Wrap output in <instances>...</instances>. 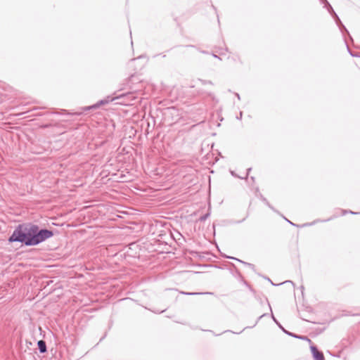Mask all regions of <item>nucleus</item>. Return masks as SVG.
I'll list each match as a JSON object with an SVG mask.
<instances>
[{
	"mask_svg": "<svg viewBox=\"0 0 360 360\" xmlns=\"http://www.w3.org/2000/svg\"><path fill=\"white\" fill-rule=\"evenodd\" d=\"M183 294H185V295H199L200 293L198 292H182Z\"/></svg>",
	"mask_w": 360,
	"mask_h": 360,
	"instance_id": "0eeeda50",
	"label": "nucleus"
},
{
	"mask_svg": "<svg viewBox=\"0 0 360 360\" xmlns=\"http://www.w3.org/2000/svg\"><path fill=\"white\" fill-rule=\"evenodd\" d=\"M213 56H214V57H215V58H219V57H218L217 55H215V54H214V55H213Z\"/></svg>",
	"mask_w": 360,
	"mask_h": 360,
	"instance_id": "2eb2a0df",
	"label": "nucleus"
},
{
	"mask_svg": "<svg viewBox=\"0 0 360 360\" xmlns=\"http://www.w3.org/2000/svg\"><path fill=\"white\" fill-rule=\"evenodd\" d=\"M313 357L315 360H324L323 354L321 352H319L316 347L312 345L310 347Z\"/></svg>",
	"mask_w": 360,
	"mask_h": 360,
	"instance_id": "f03ea898",
	"label": "nucleus"
},
{
	"mask_svg": "<svg viewBox=\"0 0 360 360\" xmlns=\"http://www.w3.org/2000/svg\"><path fill=\"white\" fill-rule=\"evenodd\" d=\"M236 96H237V98H238V99H240V96L238 94H236Z\"/></svg>",
	"mask_w": 360,
	"mask_h": 360,
	"instance_id": "dca6fc26",
	"label": "nucleus"
},
{
	"mask_svg": "<svg viewBox=\"0 0 360 360\" xmlns=\"http://www.w3.org/2000/svg\"><path fill=\"white\" fill-rule=\"evenodd\" d=\"M109 101H110V100H108V99L101 100L97 103H96L94 105H90V106L85 107L83 109H84V110H89L91 109H95V108H98L99 106H101L102 105H105V104L108 103Z\"/></svg>",
	"mask_w": 360,
	"mask_h": 360,
	"instance_id": "20e7f679",
	"label": "nucleus"
},
{
	"mask_svg": "<svg viewBox=\"0 0 360 360\" xmlns=\"http://www.w3.org/2000/svg\"><path fill=\"white\" fill-rule=\"evenodd\" d=\"M267 205H268L269 207H270L273 210V207L269 203H267Z\"/></svg>",
	"mask_w": 360,
	"mask_h": 360,
	"instance_id": "f8f14e48",
	"label": "nucleus"
},
{
	"mask_svg": "<svg viewBox=\"0 0 360 360\" xmlns=\"http://www.w3.org/2000/svg\"><path fill=\"white\" fill-rule=\"evenodd\" d=\"M239 117H240V118H241V117H242V112H240V113L239 115Z\"/></svg>",
	"mask_w": 360,
	"mask_h": 360,
	"instance_id": "4468645a",
	"label": "nucleus"
},
{
	"mask_svg": "<svg viewBox=\"0 0 360 360\" xmlns=\"http://www.w3.org/2000/svg\"><path fill=\"white\" fill-rule=\"evenodd\" d=\"M272 319L274 320V321H275V322H276V323H277V321H276V319L274 318V315H273V314H272Z\"/></svg>",
	"mask_w": 360,
	"mask_h": 360,
	"instance_id": "9b49d317",
	"label": "nucleus"
},
{
	"mask_svg": "<svg viewBox=\"0 0 360 360\" xmlns=\"http://www.w3.org/2000/svg\"><path fill=\"white\" fill-rule=\"evenodd\" d=\"M326 8L328 9V12L330 13V14L335 18V20H336V22L338 23V25H340L342 27V28H344L346 30V28L342 24L338 15L335 13V12L334 11V10L333 9L332 6L330 5L329 3H327V6H326Z\"/></svg>",
	"mask_w": 360,
	"mask_h": 360,
	"instance_id": "7ed1b4c3",
	"label": "nucleus"
},
{
	"mask_svg": "<svg viewBox=\"0 0 360 360\" xmlns=\"http://www.w3.org/2000/svg\"><path fill=\"white\" fill-rule=\"evenodd\" d=\"M39 350L41 353H44L46 352V345L44 340H39L37 342Z\"/></svg>",
	"mask_w": 360,
	"mask_h": 360,
	"instance_id": "39448f33",
	"label": "nucleus"
},
{
	"mask_svg": "<svg viewBox=\"0 0 360 360\" xmlns=\"http://www.w3.org/2000/svg\"><path fill=\"white\" fill-rule=\"evenodd\" d=\"M250 170H251V168H249V169H248V172H247V174H246L245 178H247V176H248V173H249V172H250Z\"/></svg>",
	"mask_w": 360,
	"mask_h": 360,
	"instance_id": "9d476101",
	"label": "nucleus"
},
{
	"mask_svg": "<svg viewBox=\"0 0 360 360\" xmlns=\"http://www.w3.org/2000/svg\"><path fill=\"white\" fill-rule=\"evenodd\" d=\"M53 235L51 231L39 230L38 226L34 224H20L13 231L8 241L22 243L27 246L37 245Z\"/></svg>",
	"mask_w": 360,
	"mask_h": 360,
	"instance_id": "f257e3e1",
	"label": "nucleus"
},
{
	"mask_svg": "<svg viewBox=\"0 0 360 360\" xmlns=\"http://www.w3.org/2000/svg\"><path fill=\"white\" fill-rule=\"evenodd\" d=\"M209 215H210V213H207V214H205V215H203V216L200 217V221H205V220H206V219H207V218L209 217Z\"/></svg>",
	"mask_w": 360,
	"mask_h": 360,
	"instance_id": "423d86ee",
	"label": "nucleus"
},
{
	"mask_svg": "<svg viewBox=\"0 0 360 360\" xmlns=\"http://www.w3.org/2000/svg\"><path fill=\"white\" fill-rule=\"evenodd\" d=\"M322 4H323L326 6H327L328 1L327 0H320Z\"/></svg>",
	"mask_w": 360,
	"mask_h": 360,
	"instance_id": "1a4fd4ad",
	"label": "nucleus"
},
{
	"mask_svg": "<svg viewBox=\"0 0 360 360\" xmlns=\"http://www.w3.org/2000/svg\"><path fill=\"white\" fill-rule=\"evenodd\" d=\"M287 221L292 225H294V224L292 223V221H290L289 220L287 219Z\"/></svg>",
	"mask_w": 360,
	"mask_h": 360,
	"instance_id": "ddd939ff",
	"label": "nucleus"
},
{
	"mask_svg": "<svg viewBox=\"0 0 360 360\" xmlns=\"http://www.w3.org/2000/svg\"><path fill=\"white\" fill-rule=\"evenodd\" d=\"M230 258H231V259H236V260H237L238 262H242V263H243V264H247L246 262H243V261H241V260H240V259H236V258H235V257H230Z\"/></svg>",
	"mask_w": 360,
	"mask_h": 360,
	"instance_id": "6e6552de",
	"label": "nucleus"
}]
</instances>
